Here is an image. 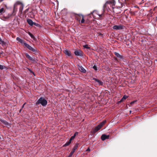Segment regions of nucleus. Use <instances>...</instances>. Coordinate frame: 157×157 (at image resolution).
Wrapping results in <instances>:
<instances>
[{"label": "nucleus", "instance_id": "f257e3e1", "mask_svg": "<svg viewBox=\"0 0 157 157\" xmlns=\"http://www.w3.org/2000/svg\"><path fill=\"white\" fill-rule=\"evenodd\" d=\"M18 6H19V12L20 13H21L23 8L24 5L20 1H17L14 5V9H17Z\"/></svg>", "mask_w": 157, "mask_h": 157}, {"label": "nucleus", "instance_id": "f03ea898", "mask_svg": "<svg viewBox=\"0 0 157 157\" xmlns=\"http://www.w3.org/2000/svg\"><path fill=\"white\" fill-rule=\"evenodd\" d=\"M47 103V101L42 97H40L36 103V105L41 104L43 106H46Z\"/></svg>", "mask_w": 157, "mask_h": 157}, {"label": "nucleus", "instance_id": "7ed1b4c3", "mask_svg": "<svg viewBox=\"0 0 157 157\" xmlns=\"http://www.w3.org/2000/svg\"><path fill=\"white\" fill-rule=\"evenodd\" d=\"M24 45L26 47L29 49L33 52H36V49H35L33 48L31 46L25 43H24Z\"/></svg>", "mask_w": 157, "mask_h": 157}, {"label": "nucleus", "instance_id": "20e7f679", "mask_svg": "<svg viewBox=\"0 0 157 157\" xmlns=\"http://www.w3.org/2000/svg\"><path fill=\"white\" fill-rule=\"evenodd\" d=\"M25 56L26 57L31 61L32 63H34L36 62V61L35 59L31 57L28 54L26 53Z\"/></svg>", "mask_w": 157, "mask_h": 157}, {"label": "nucleus", "instance_id": "39448f33", "mask_svg": "<svg viewBox=\"0 0 157 157\" xmlns=\"http://www.w3.org/2000/svg\"><path fill=\"white\" fill-rule=\"evenodd\" d=\"M124 26L121 25H116L113 27V29L116 30H120L124 29Z\"/></svg>", "mask_w": 157, "mask_h": 157}, {"label": "nucleus", "instance_id": "423d86ee", "mask_svg": "<svg viewBox=\"0 0 157 157\" xmlns=\"http://www.w3.org/2000/svg\"><path fill=\"white\" fill-rule=\"evenodd\" d=\"M106 122V120L103 121L102 122L100 123L96 127L97 128L100 130L104 125L105 124Z\"/></svg>", "mask_w": 157, "mask_h": 157}, {"label": "nucleus", "instance_id": "0eeeda50", "mask_svg": "<svg viewBox=\"0 0 157 157\" xmlns=\"http://www.w3.org/2000/svg\"><path fill=\"white\" fill-rule=\"evenodd\" d=\"M74 53L75 55L81 56L82 55V52L80 50H77L75 51Z\"/></svg>", "mask_w": 157, "mask_h": 157}, {"label": "nucleus", "instance_id": "6e6552de", "mask_svg": "<svg viewBox=\"0 0 157 157\" xmlns=\"http://www.w3.org/2000/svg\"><path fill=\"white\" fill-rule=\"evenodd\" d=\"M109 135H106L105 134H103L101 136V139L102 140H104L106 139H108L109 138Z\"/></svg>", "mask_w": 157, "mask_h": 157}, {"label": "nucleus", "instance_id": "1a4fd4ad", "mask_svg": "<svg viewBox=\"0 0 157 157\" xmlns=\"http://www.w3.org/2000/svg\"><path fill=\"white\" fill-rule=\"evenodd\" d=\"M78 68L80 71L82 72L85 73L86 72V70L82 66L78 65Z\"/></svg>", "mask_w": 157, "mask_h": 157}, {"label": "nucleus", "instance_id": "9d476101", "mask_svg": "<svg viewBox=\"0 0 157 157\" xmlns=\"http://www.w3.org/2000/svg\"><path fill=\"white\" fill-rule=\"evenodd\" d=\"M16 40H17L20 42L21 44H24V43H25L24 41L20 38L19 37H17Z\"/></svg>", "mask_w": 157, "mask_h": 157}, {"label": "nucleus", "instance_id": "9b49d317", "mask_svg": "<svg viewBox=\"0 0 157 157\" xmlns=\"http://www.w3.org/2000/svg\"><path fill=\"white\" fill-rule=\"evenodd\" d=\"M78 16L80 17V18L82 19V20L80 21L81 23H84V22L85 20L84 19L83 16L82 14L78 15Z\"/></svg>", "mask_w": 157, "mask_h": 157}, {"label": "nucleus", "instance_id": "f8f14e48", "mask_svg": "<svg viewBox=\"0 0 157 157\" xmlns=\"http://www.w3.org/2000/svg\"><path fill=\"white\" fill-rule=\"evenodd\" d=\"M64 52L66 55L68 56H70L71 55V52L67 50H65L64 51Z\"/></svg>", "mask_w": 157, "mask_h": 157}, {"label": "nucleus", "instance_id": "ddd939ff", "mask_svg": "<svg viewBox=\"0 0 157 157\" xmlns=\"http://www.w3.org/2000/svg\"><path fill=\"white\" fill-rule=\"evenodd\" d=\"M27 21L28 23L30 25L32 26L33 24V23L32 21L30 19H28L27 20Z\"/></svg>", "mask_w": 157, "mask_h": 157}, {"label": "nucleus", "instance_id": "4468645a", "mask_svg": "<svg viewBox=\"0 0 157 157\" xmlns=\"http://www.w3.org/2000/svg\"><path fill=\"white\" fill-rule=\"evenodd\" d=\"M95 80L96 81V82H97L99 85H103V82L95 78Z\"/></svg>", "mask_w": 157, "mask_h": 157}, {"label": "nucleus", "instance_id": "2eb2a0df", "mask_svg": "<svg viewBox=\"0 0 157 157\" xmlns=\"http://www.w3.org/2000/svg\"><path fill=\"white\" fill-rule=\"evenodd\" d=\"M128 98V96L124 95V96L123 98H122V99L120 101V102H121L123 101H124V100H125L127 98Z\"/></svg>", "mask_w": 157, "mask_h": 157}, {"label": "nucleus", "instance_id": "dca6fc26", "mask_svg": "<svg viewBox=\"0 0 157 157\" xmlns=\"http://www.w3.org/2000/svg\"><path fill=\"white\" fill-rule=\"evenodd\" d=\"M78 145L79 144L78 143L76 144L72 149L75 151V150L77 148L78 146Z\"/></svg>", "mask_w": 157, "mask_h": 157}, {"label": "nucleus", "instance_id": "f3484780", "mask_svg": "<svg viewBox=\"0 0 157 157\" xmlns=\"http://www.w3.org/2000/svg\"><path fill=\"white\" fill-rule=\"evenodd\" d=\"M114 54L117 57L121 58H122V56L121 55H120L118 53L115 52Z\"/></svg>", "mask_w": 157, "mask_h": 157}, {"label": "nucleus", "instance_id": "a211bd4d", "mask_svg": "<svg viewBox=\"0 0 157 157\" xmlns=\"http://www.w3.org/2000/svg\"><path fill=\"white\" fill-rule=\"evenodd\" d=\"M71 141L69 140L63 146H68L71 143Z\"/></svg>", "mask_w": 157, "mask_h": 157}, {"label": "nucleus", "instance_id": "6ab92c4d", "mask_svg": "<svg viewBox=\"0 0 157 157\" xmlns=\"http://www.w3.org/2000/svg\"><path fill=\"white\" fill-rule=\"evenodd\" d=\"M0 120L2 123L4 124L5 125H7L8 124V123L6 121L2 119Z\"/></svg>", "mask_w": 157, "mask_h": 157}, {"label": "nucleus", "instance_id": "aec40b11", "mask_svg": "<svg viewBox=\"0 0 157 157\" xmlns=\"http://www.w3.org/2000/svg\"><path fill=\"white\" fill-rule=\"evenodd\" d=\"M99 130L98 128H97L96 127L94 128L93 129V132L94 133L96 132H97Z\"/></svg>", "mask_w": 157, "mask_h": 157}, {"label": "nucleus", "instance_id": "412c9836", "mask_svg": "<svg viewBox=\"0 0 157 157\" xmlns=\"http://www.w3.org/2000/svg\"><path fill=\"white\" fill-rule=\"evenodd\" d=\"M83 47L84 48L86 49H90V47L89 46V45L87 44L83 45Z\"/></svg>", "mask_w": 157, "mask_h": 157}, {"label": "nucleus", "instance_id": "4be33fe9", "mask_svg": "<svg viewBox=\"0 0 157 157\" xmlns=\"http://www.w3.org/2000/svg\"><path fill=\"white\" fill-rule=\"evenodd\" d=\"M75 151H74V150L72 149V150L71 151V153H70L69 155H70V156H71L73 154H74V153L75 152Z\"/></svg>", "mask_w": 157, "mask_h": 157}, {"label": "nucleus", "instance_id": "5701e85b", "mask_svg": "<svg viewBox=\"0 0 157 157\" xmlns=\"http://www.w3.org/2000/svg\"><path fill=\"white\" fill-rule=\"evenodd\" d=\"M28 34L32 38H33V39H34V37L33 35L32 34H31L30 32H28Z\"/></svg>", "mask_w": 157, "mask_h": 157}, {"label": "nucleus", "instance_id": "b1692460", "mask_svg": "<svg viewBox=\"0 0 157 157\" xmlns=\"http://www.w3.org/2000/svg\"><path fill=\"white\" fill-rule=\"evenodd\" d=\"M0 44L2 45H4L6 44L2 40L0 41Z\"/></svg>", "mask_w": 157, "mask_h": 157}, {"label": "nucleus", "instance_id": "393cba45", "mask_svg": "<svg viewBox=\"0 0 157 157\" xmlns=\"http://www.w3.org/2000/svg\"><path fill=\"white\" fill-rule=\"evenodd\" d=\"M5 11V10L4 8H2L0 9V13H1Z\"/></svg>", "mask_w": 157, "mask_h": 157}, {"label": "nucleus", "instance_id": "a878e982", "mask_svg": "<svg viewBox=\"0 0 157 157\" xmlns=\"http://www.w3.org/2000/svg\"><path fill=\"white\" fill-rule=\"evenodd\" d=\"M5 68V66H4L0 64V69L2 70Z\"/></svg>", "mask_w": 157, "mask_h": 157}, {"label": "nucleus", "instance_id": "bb28decb", "mask_svg": "<svg viewBox=\"0 0 157 157\" xmlns=\"http://www.w3.org/2000/svg\"><path fill=\"white\" fill-rule=\"evenodd\" d=\"M75 137L74 136H72L71 138H70V140L71 141H72V140L74 139L75 138Z\"/></svg>", "mask_w": 157, "mask_h": 157}, {"label": "nucleus", "instance_id": "cd10ccee", "mask_svg": "<svg viewBox=\"0 0 157 157\" xmlns=\"http://www.w3.org/2000/svg\"><path fill=\"white\" fill-rule=\"evenodd\" d=\"M93 68L95 70H97V67L95 66H94L93 67Z\"/></svg>", "mask_w": 157, "mask_h": 157}, {"label": "nucleus", "instance_id": "c85d7f7f", "mask_svg": "<svg viewBox=\"0 0 157 157\" xmlns=\"http://www.w3.org/2000/svg\"><path fill=\"white\" fill-rule=\"evenodd\" d=\"M96 12H93V16L94 17H96V16L95 15V14H96Z\"/></svg>", "mask_w": 157, "mask_h": 157}, {"label": "nucleus", "instance_id": "c756f323", "mask_svg": "<svg viewBox=\"0 0 157 157\" xmlns=\"http://www.w3.org/2000/svg\"><path fill=\"white\" fill-rule=\"evenodd\" d=\"M135 102H136V101H132L131 102V103H130V104L131 105H133V104H134V103H135Z\"/></svg>", "mask_w": 157, "mask_h": 157}, {"label": "nucleus", "instance_id": "7c9ffc66", "mask_svg": "<svg viewBox=\"0 0 157 157\" xmlns=\"http://www.w3.org/2000/svg\"><path fill=\"white\" fill-rule=\"evenodd\" d=\"M78 134V132H76L74 134V135H73L74 136H75H75Z\"/></svg>", "mask_w": 157, "mask_h": 157}, {"label": "nucleus", "instance_id": "2f4dec72", "mask_svg": "<svg viewBox=\"0 0 157 157\" xmlns=\"http://www.w3.org/2000/svg\"><path fill=\"white\" fill-rule=\"evenodd\" d=\"M109 2H107L105 4L104 6H106V5L108 4H109Z\"/></svg>", "mask_w": 157, "mask_h": 157}, {"label": "nucleus", "instance_id": "473e14b6", "mask_svg": "<svg viewBox=\"0 0 157 157\" xmlns=\"http://www.w3.org/2000/svg\"><path fill=\"white\" fill-rule=\"evenodd\" d=\"M97 15L98 16V18L101 17V16H102V14L99 15V14H97Z\"/></svg>", "mask_w": 157, "mask_h": 157}, {"label": "nucleus", "instance_id": "72a5a7b5", "mask_svg": "<svg viewBox=\"0 0 157 157\" xmlns=\"http://www.w3.org/2000/svg\"><path fill=\"white\" fill-rule=\"evenodd\" d=\"M86 151H90V148H88L86 150Z\"/></svg>", "mask_w": 157, "mask_h": 157}, {"label": "nucleus", "instance_id": "f704fd0d", "mask_svg": "<svg viewBox=\"0 0 157 157\" xmlns=\"http://www.w3.org/2000/svg\"><path fill=\"white\" fill-rule=\"evenodd\" d=\"M3 0H0V2H2L3 1Z\"/></svg>", "mask_w": 157, "mask_h": 157}, {"label": "nucleus", "instance_id": "c9c22d12", "mask_svg": "<svg viewBox=\"0 0 157 157\" xmlns=\"http://www.w3.org/2000/svg\"><path fill=\"white\" fill-rule=\"evenodd\" d=\"M25 104L23 105V106H22V107H24V105H25Z\"/></svg>", "mask_w": 157, "mask_h": 157}, {"label": "nucleus", "instance_id": "e433bc0d", "mask_svg": "<svg viewBox=\"0 0 157 157\" xmlns=\"http://www.w3.org/2000/svg\"><path fill=\"white\" fill-rule=\"evenodd\" d=\"M78 21H79V22H80V20L79 19H77Z\"/></svg>", "mask_w": 157, "mask_h": 157}, {"label": "nucleus", "instance_id": "4c0bfd02", "mask_svg": "<svg viewBox=\"0 0 157 157\" xmlns=\"http://www.w3.org/2000/svg\"><path fill=\"white\" fill-rule=\"evenodd\" d=\"M2 40V39H1V38L0 37V41L1 40Z\"/></svg>", "mask_w": 157, "mask_h": 157}, {"label": "nucleus", "instance_id": "58836bf2", "mask_svg": "<svg viewBox=\"0 0 157 157\" xmlns=\"http://www.w3.org/2000/svg\"><path fill=\"white\" fill-rule=\"evenodd\" d=\"M2 40V39H1V38L0 37V41L1 40Z\"/></svg>", "mask_w": 157, "mask_h": 157}, {"label": "nucleus", "instance_id": "ea45409f", "mask_svg": "<svg viewBox=\"0 0 157 157\" xmlns=\"http://www.w3.org/2000/svg\"><path fill=\"white\" fill-rule=\"evenodd\" d=\"M156 21H157V17H156Z\"/></svg>", "mask_w": 157, "mask_h": 157}, {"label": "nucleus", "instance_id": "a19ab883", "mask_svg": "<svg viewBox=\"0 0 157 157\" xmlns=\"http://www.w3.org/2000/svg\"><path fill=\"white\" fill-rule=\"evenodd\" d=\"M67 157H71V156H70V155H69Z\"/></svg>", "mask_w": 157, "mask_h": 157}]
</instances>
